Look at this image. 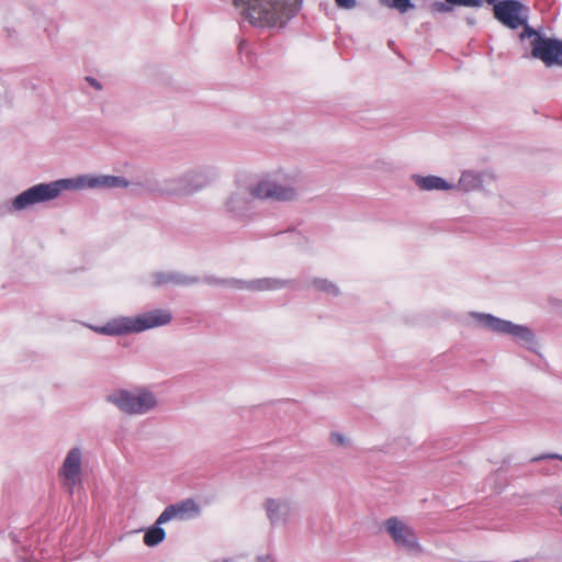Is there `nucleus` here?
<instances>
[{"instance_id":"10","label":"nucleus","mask_w":562,"mask_h":562,"mask_svg":"<svg viewBox=\"0 0 562 562\" xmlns=\"http://www.w3.org/2000/svg\"><path fill=\"white\" fill-rule=\"evenodd\" d=\"M278 0H234L236 7H243V20L257 27H268V13H272Z\"/></svg>"},{"instance_id":"33","label":"nucleus","mask_w":562,"mask_h":562,"mask_svg":"<svg viewBox=\"0 0 562 562\" xmlns=\"http://www.w3.org/2000/svg\"><path fill=\"white\" fill-rule=\"evenodd\" d=\"M256 561L257 562H274V559L270 554H266V555H258L256 558Z\"/></svg>"},{"instance_id":"6","label":"nucleus","mask_w":562,"mask_h":562,"mask_svg":"<svg viewBox=\"0 0 562 562\" xmlns=\"http://www.w3.org/2000/svg\"><path fill=\"white\" fill-rule=\"evenodd\" d=\"M106 402L127 415H144L158 405L156 395L146 387L139 389L136 394L125 389L115 390L106 396Z\"/></svg>"},{"instance_id":"7","label":"nucleus","mask_w":562,"mask_h":562,"mask_svg":"<svg viewBox=\"0 0 562 562\" xmlns=\"http://www.w3.org/2000/svg\"><path fill=\"white\" fill-rule=\"evenodd\" d=\"M528 35L532 37L528 42L529 53L525 57L541 60L547 67H562V40L547 36L540 29H529Z\"/></svg>"},{"instance_id":"5","label":"nucleus","mask_w":562,"mask_h":562,"mask_svg":"<svg viewBox=\"0 0 562 562\" xmlns=\"http://www.w3.org/2000/svg\"><path fill=\"white\" fill-rule=\"evenodd\" d=\"M493 16L503 26L509 30L522 29L518 35L519 42L527 49L526 43L532 37L528 35L529 29H535L528 22L529 8L520 0H504L492 8Z\"/></svg>"},{"instance_id":"36","label":"nucleus","mask_w":562,"mask_h":562,"mask_svg":"<svg viewBox=\"0 0 562 562\" xmlns=\"http://www.w3.org/2000/svg\"><path fill=\"white\" fill-rule=\"evenodd\" d=\"M559 510H560V515L562 516V505L560 506Z\"/></svg>"},{"instance_id":"19","label":"nucleus","mask_w":562,"mask_h":562,"mask_svg":"<svg viewBox=\"0 0 562 562\" xmlns=\"http://www.w3.org/2000/svg\"><path fill=\"white\" fill-rule=\"evenodd\" d=\"M161 525L162 524H159V520L157 519L145 530L143 540L147 547L154 548L166 539V531Z\"/></svg>"},{"instance_id":"15","label":"nucleus","mask_w":562,"mask_h":562,"mask_svg":"<svg viewBox=\"0 0 562 562\" xmlns=\"http://www.w3.org/2000/svg\"><path fill=\"white\" fill-rule=\"evenodd\" d=\"M266 510L271 525L276 526L286 521L291 506L286 501L269 498L266 502Z\"/></svg>"},{"instance_id":"4","label":"nucleus","mask_w":562,"mask_h":562,"mask_svg":"<svg viewBox=\"0 0 562 562\" xmlns=\"http://www.w3.org/2000/svg\"><path fill=\"white\" fill-rule=\"evenodd\" d=\"M470 316L480 328L497 335L509 336L530 351H536L538 346L536 334L527 325L516 324L490 313L470 312Z\"/></svg>"},{"instance_id":"16","label":"nucleus","mask_w":562,"mask_h":562,"mask_svg":"<svg viewBox=\"0 0 562 562\" xmlns=\"http://www.w3.org/2000/svg\"><path fill=\"white\" fill-rule=\"evenodd\" d=\"M295 280L280 278L252 279V292L277 291L294 286Z\"/></svg>"},{"instance_id":"2","label":"nucleus","mask_w":562,"mask_h":562,"mask_svg":"<svg viewBox=\"0 0 562 562\" xmlns=\"http://www.w3.org/2000/svg\"><path fill=\"white\" fill-rule=\"evenodd\" d=\"M296 195V191L292 187L262 180L248 188H239L232 192L224 201V211L232 220L248 225L262 217V212L258 210L255 199H274L286 202L295 200Z\"/></svg>"},{"instance_id":"17","label":"nucleus","mask_w":562,"mask_h":562,"mask_svg":"<svg viewBox=\"0 0 562 562\" xmlns=\"http://www.w3.org/2000/svg\"><path fill=\"white\" fill-rule=\"evenodd\" d=\"M457 7L481 8V0H443L430 4V10L436 13H450Z\"/></svg>"},{"instance_id":"32","label":"nucleus","mask_w":562,"mask_h":562,"mask_svg":"<svg viewBox=\"0 0 562 562\" xmlns=\"http://www.w3.org/2000/svg\"><path fill=\"white\" fill-rule=\"evenodd\" d=\"M86 79L89 82V85L91 87H93L94 89H97V90H101L102 89V85H101V82L98 79H95L93 77H90V76H88Z\"/></svg>"},{"instance_id":"9","label":"nucleus","mask_w":562,"mask_h":562,"mask_svg":"<svg viewBox=\"0 0 562 562\" xmlns=\"http://www.w3.org/2000/svg\"><path fill=\"white\" fill-rule=\"evenodd\" d=\"M382 528L392 538L398 549L417 557L423 552L415 530L400 518L393 516L383 521Z\"/></svg>"},{"instance_id":"12","label":"nucleus","mask_w":562,"mask_h":562,"mask_svg":"<svg viewBox=\"0 0 562 562\" xmlns=\"http://www.w3.org/2000/svg\"><path fill=\"white\" fill-rule=\"evenodd\" d=\"M151 286L162 288L168 284L192 286L201 282L200 277L188 276L179 271H155L150 273Z\"/></svg>"},{"instance_id":"26","label":"nucleus","mask_w":562,"mask_h":562,"mask_svg":"<svg viewBox=\"0 0 562 562\" xmlns=\"http://www.w3.org/2000/svg\"><path fill=\"white\" fill-rule=\"evenodd\" d=\"M157 519L159 520V524H166L172 519H178L175 506L172 504L166 506Z\"/></svg>"},{"instance_id":"18","label":"nucleus","mask_w":562,"mask_h":562,"mask_svg":"<svg viewBox=\"0 0 562 562\" xmlns=\"http://www.w3.org/2000/svg\"><path fill=\"white\" fill-rule=\"evenodd\" d=\"M177 512L178 519L186 520L200 515L201 508L193 498H187L172 504Z\"/></svg>"},{"instance_id":"13","label":"nucleus","mask_w":562,"mask_h":562,"mask_svg":"<svg viewBox=\"0 0 562 562\" xmlns=\"http://www.w3.org/2000/svg\"><path fill=\"white\" fill-rule=\"evenodd\" d=\"M60 473L66 480L74 484L79 481L81 475V450L78 447L71 448L63 462Z\"/></svg>"},{"instance_id":"28","label":"nucleus","mask_w":562,"mask_h":562,"mask_svg":"<svg viewBox=\"0 0 562 562\" xmlns=\"http://www.w3.org/2000/svg\"><path fill=\"white\" fill-rule=\"evenodd\" d=\"M204 283L209 285H222L225 286L226 279L217 278L215 276H205L201 279Z\"/></svg>"},{"instance_id":"22","label":"nucleus","mask_w":562,"mask_h":562,"mask_svg":"<svg viewBox=\"0 0 562 562\" xmlns=\"http://www.w3.org/2000/svg\"><path fill=\"white\" fill-rule=\"evenodd\" d=\"M313 286L319 291L331 296H338L340 294L339 288L331 281L322 278H315L312 281Z\"/></svg>"},{"instance_id":"3","label":"nucleus","mask_w":562,"mask_h":562,"mask_svg":"<svg viewBox=\"0 0 562 562\" xmlns=\"http://www.w3.org/2000/svg\"><path fill=\"white\" fill-rule=\"evenodd\" d=\"M171 321L172 314L169 310L155 308L136 316L113 317L103 325L89 324L87 327L99 335L120 337L161 327Z\"/></svg>"},{"instance_id":"11","label":"nucleus","mask_w":562,"mask_h":562,"mask_svg":"<svg viewBox=\"0 0 562 562\" xmlns=\"http://www.w3.org/2000/svg\"><path fill=\"white\" fill-rule=\"evenodd\" d=\"M303 0H278L272 13H268V27H283L301 10Z\"/></svg>"},{"instance_id":"31","label":"nucleus","mask_w":562,"mask_h":562,"mask_svg":"<svg viewBox=\"0 0 562 562\" xmlns=\"http://www.w3.org/2000/svg\"><path fill=\"white\" fill-rule=\"evenodd\" d=\"M330 439H331V442L337 446H342L346 441L344 435H341L340 432H331Z\"/></svg>"},{"instance_id":"1","label":"nucleus","mask_w":562,"mask_h":562,"mask_svg":"<svg viewBox=\"0 0 562 562\" xmlns=\"http://www.w3.org/2000/svg\"><path fill=\"white\" fill-rule=\"evenodd\" d=\"M130 181L123 176L79 175L50 182L34 184L15 195L10 202L0 204V217L8 213L21 212L35 204L55 200L65 190L127 188Z\"/></svg>"},{"instance_id":"24","label":"nucleus","mask_w":562,"mask_h":562,"mask_svg":"<svg viewBox=\"0 0 562 562\" xmlns=\"http://www.w3.org/2000/svg\"><path fill=\"white\" fill-rule=\"evenodd\" d=\"M225 286L234 288L237 290H248L252 292V280H241L236 278H227Z\"/></svg>"},{"instance_id":"34","label":"nucleus","mask_w":562,"mask_h":562,"mask_svg":"<svg viewBox=\"0 0 562 562\" xmlns=\"http://www.w3.org/2000/svg\"><path fill=\"white\" fill-rule=\"evenodd\" d=\"M465 20H467V23H468L469 25H471V26H473V25L475 24V19H474V18H470V16H468Z\"/></svg>"},{"instance_id":"30","label":"nucleus","mask_w":562,"mask_h":562,"mask_svg":"<svg viewBox=\"0 0 562 562\" xmlns=\"http://www.w3.org/2000/svg\"><path fill=\"white\" fill-rule=\"evenodd\" d=\"M19 559L23 562H32L33 552L30 551L26 547H22V553H18Z\"/></svg>"},{"instance_id":"8","label":"nucleus","mask_w":562,"mask_h":562,"mask_svg":"<svg viewBox=\"0 0 562 562\" xmlns=\"http://www.w3.org/2000/svg\"><path fill=\"white\" fill-rule=\"evenodd\" d=\"M217 176L214 167L199 166L179 178L168 180L166 190L171 194L190 195L210 184Z\"/></svg>"},{"instance_id":"20","label":"nucleus","mask_w":562,"mask_h":562,"mask_svg":"<svg viewBox=\"0 0 562 562\" xmlns=\"http://www.w3.org/2000/svg\"><path fill=\"white\" fill-rule=\"evenodd\" d=\"M458 184L463 191L470 192L483 186V177L477 172L467 170L461 173Z\"/></svg>"},{"instance_id":"14","label":"nucleus","mask_w":562,"mask_h":562,"mask_svg":"<svg viewBox=\"0 0 562 562\" xmlns=\"http://www.w3.org/2000/svg\"><path fill=\"white\" fill-rule=\"evenodd\" d=\"M412 180L423 191H450L454 189V184L450 183L446 179L428 175V176H422L414 173L412 175Z\"/></svg>"},{"instance_id":"25","label":"nucleus","mask_w":562,"mask_h":562,"mask_svg":"<svg viewBox=\"0 0 562 562\" xmlns=\"http://www.w3.org/2000/svg\"><path fill=\"white\" fill-rule=\"evenodd\" d=\"M249 43L246 40H241L238 43V53L241 59H245V63L252 64L254 63V54L248 49Z\"/></svg>"},{"instance_id":"27","label":"nucleus","mask_w":562,"mask_h":562,"mask_svg":"<svg viewBox=\"0 0 562 562\" xmlns=\"http://www.w3.org/2000/svg\"><path fill=\"white\" fill-rule=\"evenodd\" d=\"M543 460H559L562 462V454L555 452L542 453L530 459V462H540Z\"/></svg>"},{"instance_id":"35","label":"nucleus","mask_w":562,"mask_h":562,"mask_svg":"<svg viewBox=\"0 0 562 562\" xmlns=\"http://www.w3.org/2000/svg\"><path fill=\"white\" fill-rule=\"evenodd\" d=\"M213 562H231V560H229V559H224V560H222V561L215 560V561H213Z\"/></svg>"},{"instance_id":"23","label":"nucleus","mask_w":562,"mask_h":562,"mask_svg":"<svg viewBox=\"0 0 562 562\" xmlns=\"http://www.w3.org/2000/svg\"><path fill=\"white\" fill-rule=\"evenodd\" d=\"M381 4L396 9L400 13H406L416 8L412 0H380Z\"/></svg>"},{"instance_id":"29","label":"nucleus","mask_w":562,"mask_h":562,"mask_svg":"<svg viewBox=\"0 0 562 562\" xmlns=\"http://www.w3.org/2000/svg\"><path fill=\"white\" fill-rule=\"evenodd\" d=\"M338 9L352 10L357 5V0H334Z\"/></svg>"},{"instance_id":"21","label":"nucleus","mask_w":562,"mask_h":562,"mask_svg":"<svg viewBox=\"0 0 562 562\" xmlns=\"http://www.w3.org/2000/svg\"><path fill=\"white\" fill-rule=\"evenodd\" d=\"M283 234L288 235L290 243L299 247L301 250L307 251L311 249L310 238L303 231L292 227L284 231Z\"/></svg>"}]
</instances>
